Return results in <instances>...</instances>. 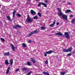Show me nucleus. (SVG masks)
Masks as SVG:
<instances>
[{"label":"nucleus","mask_w":75,"mask_h":75,"mask_svg":"<svg viewBox=\"0 0 75 75\" xmlns=\"http://www.w3.org/2000/svg\"><path fill=\"white\" fill-rule=\"evenodd\" d=\"M57 10H58V11L59 12L58 13V15H59V16H62V18L63 19H64L65 20H67V17H68V16H67L65 15H63V13L61 11V9L57 8Z\"/></svg>","instance_id":"obj_1"},{"label":"nucleus","mask_w":75,"mask_h":75,"mask_svg":"<svg viewBox=\"0 0 75 75\" xmlns=\"http://www.w3.org/2000/svg\"><path fill=\"white\" fill-rule=\"evenodd\" d=\"M26 21L27 23H31V22H33V19H32L31 18H30L29 15H28V16L27 18L26 19Z\"/></svg>","instance_id":"obj_2"},{"label":"nucleus","mask_w":75,"mask_h":75,"mask_svg":"<svg viewBox=\"0 0 75 75\" xmlns=\"http://www.w3.org/2000/svg\"><path fill=\"white\" fill-rule=\"evenodd\" d=\"M52 52H54V51H52L51 50H50L48 52H46L45 53H44V54L45 57H47V54H51V53H52Z\"/></svg>","instance_id":"obj_3"},{"label":"nucleus","mask_w":75,"mask_h":75,"mask_svg":"<svg viewBox=\"0 0 75 75\" xmlns=\"http://www.w3.org/2000/svg\"><path fill=\"white\" fill-rule=\"evenodd\" d=\"M72 48V47H71L68 49H63V51H64V52H71V51H72L71 50Z\"/></svg>","instance_id":"obj_4"},{"label":"nucleus","mask_w":75,"mask_h":75,"mask_svg":"<svg viewBox=\"0 0 75 75\" xmlns=\"http://www.w3.org/2000/svg\"><path fill=\"white\" fill-rule=\"evenodd\" d=\"M64 34H65L66 37L67 38H69V35L68 32H65Z\"/></svg>","instance_id":"obj_5"},{"label":"nucleus","mask_w":75,"mask_h":75,"mask_svg":"<svg viewBox=\"0 0 75 75\" xmlns=\"http://www.w3.org/2000/svg\"><path fill=\"white\" fill-rule=\"evenodd\" d=\"M13 27L14 28H15V29H16L18 27H19V28H21V26L19 25H13Z\"/></svg>","instance_id":"obj_6"},{"label":"nucleus","mask_w":75,"mask_h":75,"mask_svg":"<svg viewBox=\"0 0 75 75\" xmlns=\"http://www.w3.org/2000/svg\"><path fill=\"white\" fill-rule=\"evenodd\" d=\"M30 13L33 15H35L36 14V12H35L33 10H31L30 11Z\"/></svg>","instance_id":"obj_7"},{"label":"nucleus","mask_w":75,"mask_h":75,"mask_svg":"<svg viewBox=\"0 0 75 75\" xmlns=\"http://www.w3.org/2000/svg\"><path fill=\"white\" fill-rule=\"evenodd\" d=\"M55 35H60V36H61L62 35H63V34L61 32H59L58 33H57L55 34Z\"/></svg>","instance_id":"obj_8"},{"label":"nucleus","mask_w":75,"mask_h":75,"mask_svg":"<svg viewBox=\"0 0 75 75\" xmlns=\"http://www.w3.org/2000/svg\"><path fill=\"white\" fill-rule=\"evenodd\" d=\"M4 56H9L10 55V53L9 52H6L4 54Z\"/></svg>","instance_id":"obj_9"},{"label":"nucleus","mask_w":75,"mask_h":75,"mask_svg":"<svg viewBox=\"0 0 75 75\" xmlns=\"http://www.w3.org/2000/svg\"><path fill=\"white\" fill-rule=\"evenodd\" d=\"M16 10H14V11L13 12V17L14 18L15 17V15L16 14Z\"/></svg>","instance_id":"obj_10"},{"label":"nucleus","mask_w":75,"mask_h":75,"mask_svg":"<svg viewBox=\"0 0 75 75\" xmlns=\"http://www.w3.org/2000/svg\"><path fill=\"white\" fill-rule=\"evenodd\" d=\"M11 46L13 50V51H15V47H14V45H13V44H11Z\"/></svg>","instance_id":"obj_11"},{"label":"nucleus","mask_w":75,"mask_h":75,"mask_svg":"<svg viewBox=\"0 0 75 75\" xmlns=\"http://www.w3.org/2000/svg\"><path fill=\"white\" fill-rule=\"evenodd\" d=\"M10 67H9L8 68L7 71L6 72V74L7 75L8 74V72H9V70H10Z\"/></svg>","instance_id":"obj_12"},{"label":"nucleus","mask_w":75,"mask_h":75,"mask_svg":"<svg viewBox=\"0 0 75 75\" xmlns=\"http://www.w3.org/2000/svg\"><path fill=\"white\" fill-rule=\"evenodd\" d=\"M38 30H35L33 32H32V33L33 34H37V33H38Z\"/></svg>","instance_id":"obj_13"},{"label":"nucleus","mask_w":75,"mask_h":75,"mask_svg":"<svg viewBox=\"0 0 75 75\" xmlns=\"http://www.w3.org/2000/svg\"><path fill=\"white\" fill-rule=\"evenodd\" d=\"M30 59L31 61L33 63H35V62H36L35 60H34V59L32 58H31Z\"/></svg>","instance_id":"obj_14"},{"label":"nucleus","mask_w":75,"mask_h":75,"mask_svg":"<svg viewBox=\"0 0 75 75\" xmlns=\"http://www.w3.org/2000/svg\"><path fill=\"white\" fill-rule=\"evenodd\" d=\"M71 11L70 10H67L65 11V13H71Z\"/></svg>","instance_id":"obj_15"},{"label":"nucleus","mask_w":75,"mask_h":75,"mask_svg":"<svg viewBox=\"0 0 75 75\" xmlns=\"http://www.w3.org/2000/svg\"><path fill=\"white\" fill-rule=\"evenodd\" d=\"M55 24V21H54V22L52 24H51L50 25V27H53L54 25V24Z\"/></svg>","instance_id":"obj_16"},{"label":"nucleus","mask_w":75,"mask_h":75,"mask_svg":"<svg viewBox=\"0 0 75 75\" xmlns=\"http://www.w3.org/2000/svg\"><path fill=\"white\" fill-rule=\"evenodd\" d=\"M13 59H11L10 61V64L11 65H13Z\"/></svg>","instance_id":"obj_17"},{"label":"nucleus","mask_w":75,"mask_h":75,"mask_svg":"<svg viewBox=\"0 0 75 75\" xmlns=\"http://www.w3.org/2000/svg\"><path fill=\"white\" fill-rule=\"evenodd\" d=\"M75 18H74L71 20V23H72L73 24L74 23H75Z\"/></svg>","instance_id":"obj_18"},{"label":"nucleus","mask_w":75,"mask_h":75,"mask_svg":"<svg viewBox=\"0 0 75 75\" xmlns=\"http://www.w3.org/2000/svg\"><path fill=\"white\" fill-rule=\"evenodd\" d=\"M6 17L7 18V19H8V20L10 21H11V18H10V17L9 16H7Z\"/></svg>","instance_id":"obj_19"},{"label":"nucleus","mask_w":75,"mask_h":75,"mask_svg":"<svg viewBox=\"0 0 75 75\" xmlns=\"http://www.w3.org/2000/svg\"><path fill=\"white\" fill-rule=\"evenodd\" d=\"M22 70L23 71H27V69L25 67H24L22 69Z\"/></svg>","instance_id":"obj_20"},{"label":"nucleus","mask_w":75,"mask_h":75,"mask_svg":"<svg viewBox=\"0 0 75 75\" xmlns=\"http://www.w3.org/2000/svg\"><path fill=\"white\" fill-rule=\"evenodd\" d=\"M5 62L6 65H8V64H9V63H8V60H6Z\"/></svg>","instance_id":"obj_21"},{"label":"nucleus","mask_w":75,"mask_h":75,"mask_svg":"<svg viewBox=\"0 0 75 75\" xmlns=\"http://www.w3.org/2000/svg\"><path fill=\"white\" fill-rule=\"evenodd\" d=\"M33 34V32H32L28 35V37H30V36H31Z\"/></svg>","instance_id":"obj_22"},{"label":"nucleus","mask_w":75,"mask_h":75,"mask_svg":"<svg viewBox=\"0 0 75 75\" xmlns=\"http://www.w3.org/2000/svg\"><path fill=\"white\" fill-rule=\"evenodd\" d=\"M41 28L42 30H45V28L44 27H41Z\"/></svg>","instance_id":"obj_23"},{"label":"nucleus","mask_w":75,"mask_h":75,"mask_svg":"<svg viewBox=\"0 0 75 75\" xmlns=\"http://www.w3.org/2000/svg\"><path fill=\"white\" fill-rule=\"evenodd\" d=\"M22 45L23 48H25V47H27V46H26V45H25V44L24 43H23L22 44Z\"/></svg>","instance_id":"obj_24"},{"label":"nucleus","mask_w":75,"mask_h":75,"mask_svg":"<svg viewBox=\"0 0 75 75\" xmlns=\"http://www.w3.org/2000/svg\"><path fill=\"white\" fill-rule=\"evenodd\" d=\"M42 3H43L42 2H39L38 5V6H40V5H41V4H42Z\"/></svg>","instance_id":"obj_25"},{"label":"nucleus","mask_w":75,"mask_h":75,"mask_svg":"<svg viewBox=\"0 0 75 75\" xmlns=\"http://www.w3.org/2000/svg\"><path fill=\"white\" fill-rule=\"evenodd\" d=\"M42 5H43V6H44L45 7L47 6V4L43 3H42Z\"/></svg>","instance_id":"obj_26"},{"label":"nucleus","mask_w":75,"mask_h":75,"mask_svg":"<svg viewBox=\"0 0 75 75\" xmlns=\"http://www.w3.org/2000/svg\"><path fill=\"white\" fill-rule=\"evenodd\" d=\"M27 64L29 66H30L31 65V63L30 62H28L27 63Z\"/></svg>","instance_id":"obj_27"},{"label":"nucleus","mask_w":75,"mask_h":75,"mask_svg":"<svg viewBox=\"0 0 75 75\" xmlns=\"http://www.w3.org/2000/svg\"><path fill=\"white\" fill-rule=\"evenodd\" d=\"M33 19H38L37 16H36L33 17Z\"/></svg>","instance_id":"obj_28"},{"label":"nucleus","mask_w":75,"mask_h":75,"mask_svg":"<svg viewBox=\"0 0 75 75\" xmlns=\"http://www.w3.org/2000/svg\"><path fill=\"white\" fill-rule=\"evenodd\" d=\"M61 74L62 75H65V72H61Z\"/></svg>","instance_id":"obj_29"},{"label":"nucleus","mask_w":75,"mask_h":75,"mask_svg":"<svg viewBox=\"0 0 75 75\" xmlns=\"http://www.w3.org/2000/svg\"><path fill=\"white\" fill-rule=\"evenodd\" d=\"M38 14L39 16V17H41V14L40 13H38Z\"/></svg>","instance_id":"obj_30"},{"label":"nucleus","mask_w":75,"mask_h":75,"mask_svg":"<svg viewBox=\"0 0 75 75\" xmlns=\"http://www.w3.org/2000/svg\"><path fill=\"white\" fill-rule=\"evenodd\" d=\"M1 40L3 42H4L5 41V40H4V39L3 38H1Z\"/></svg>","instance_id":"obj_31"},{"label":"nucleus","mask_w":75,"mask_h":75,"mask_svg":"<svg viewBox=\"0 0 75 75\" xmlns=\"http://www.w3.org/2000/svg\"><path fill=\"white\" fill-rule=\"evenodd\" d=\"M71 55H72V54H71V53H69L67 54V56H71Z\"/></svg>","instance_id":"obj_32"},{"label":"nucleus","mask_w":75,"mask_h":75,"mask_svg":"<svg viewBox=\"0 0 75 75\" xmlns=\"http://www.w3.org/2000/svg\"><path fill=\"white\" fill-rule=\"evenodd\" d=\"M48 61L47 60H46L45 62V63L46 64H48Z\"/></svg>","instance_id":"obj_33"},{"label":"nucleus","mask_w":75,"mask_h":75,"mask_svg":"<svg viewBox=\"0 0 75 75\" xmlns=\"http://www.w3.org/2000/svg\"><path fill=\"white\" fill-rule=\"evenodd\" d=\"M71 53H72V54H75V51H73L72 52H71Z\"/></svg>","instance_id":"obj_34"},{"label":"nucleus","mask_w":75,"mask_h":75,"mask_svg":"<svg viewBox=\"0 0 75 75\" xmlns=\"http://www.w3.org/2000/svg\"><path fill=\"white\" fill-rule=\"evenodd\" d=\"M17 16H18L19 17H21V15H20V14H17Z\"/></svg>","instance_id":"obj_35"},{"label":"nucleus","mask_w":75,"mask_h":75,"mask_svg":"<svg viewBox=\"0 0 75 75\" xmlns=\"http://www.w3.org/2000/svg\"><path fill=\"white\" fill-rule=\"evenodd\" d=\"M32 73H33V71H30L29 73L30 74H32Z\"/></svg>","instance_id":"obj_36"},{"label":"nucleus","mask_w":75,"mask_h":75,"mask_svg":"<svg viewBox=\"0 0 75 75\" xmlns=\"http://www.w3.org/2000/svg\"><path fill=\"white\" fill-rule=\"evenodd\" d=\"M19 70V69H16V72H17Z\"/></svg>","instance_id":"obj_37"},{"label":"nucleus","mask_w":75,"mask_h":75,"mask_svg":"<svg viewBox=\"0 0 75 75\" xmlns=\"http://www.w3.org/2000/svg\"><path fill=\"white\" fill-rule=\"evenodd\" d=\"M28 42L29 43H30V42H31V40H29L28 41Z\"/></svg>","instance_id":"obj_38"},{"label":"nucleus","mask_w":75,"mask_h":75,"mask_svg":"<svg viewBox=\"0 0 75 75\" xmlns=\"http://www.w3.org/2000/svg\"><path fill=\"white\" fill-rule=\"evenodd\" d=\"M68 5H70L71 4L70 3V2H69V3H68Z\"/></svg>","instance_id":"obj_39"},{"label":"nucleus","mask_w":75,"mask_h":75,"mask_svg":"<svg viewBox=\"0 0 75 75\" xmlns=\"http://www.w3.org/2000/svg\"><path fill=\"white\" fill-rule=\"evenodd\" d=\"M59 23L58 22L57 23V25H59Z\"/></svg>","instance_id":"obj_40"},{"label":"nucleus","mask_w":75,"mask_h":75,"mask_svg":"<svg viewBox=\"0 0 75 75\" xmlns=\"http://www.w3.org/2000/svg\"><path fill=\"white\" fill-rule=\"evenodd\" d=\"M70 17H72V15H71L70 16Z\"/></svg>","instance_id":"obj_41"},{"label":"nucleus","mask_w":75,"mask_h":75,"mask_svg":"<svg viewBox=\"0 0 75 75\" xmlns=\"http://www.w3.org/2000/svg\"><path fill=\"white\" fill-rule=\"evenodd\" d=\"M45 3H48V1H45Z\"/></svg>","instance_id":"obj_42"},{"label":"nucleus","mask_w":75,"mask_h":75,"mask_svg":"<svg viewBox=\"0 0 75 75\" xmlns=\"http://www.w3.org/2000/svg\"><path fill=\"white\" fill-rule=\"evenodd\" d=\"M30 75V74H29V73H28L27 75Z\"/></svg>","instance_id":"obj_43"},{"label":"nucleus","mask_w":75,"mask_h":75,"mask_svg":"<svg viewBox=\"0 0 75 75\" xmlns=\"http://www.w3.org/2000/svg\"><path fill=\"white\" fill-rule=\"evenodd\" d=\"M0 68H1V65H0Z\"/></svg>","instance_id":"obj_44"},{"label":"nucleus","mask_w":75,"mask_h":75,"mask_svg":"<svg viewBox=\"0 0 75 75\" xmlns=\"http://www.w3.org/2000/svg\"><path fill=\"white\" fill-rule=\"evenodd\" d=\"M1 7V4H0V8Z\"/></svg>","instance_id":"obj_45"},{"label":"nucleus","mask_w":75,"mask_h":75,"mask_svg":"<svg viewBox=\"0 0 75 75\" xmlns=\"http://www.w3.org/2000/svg\"><path fill=\"white\" fill-rule=\"evenodd\" d=\"M36 0V1H38V0Z\"/></svg>","instance_id":"obj_46"}]
</instances>
